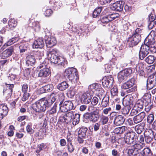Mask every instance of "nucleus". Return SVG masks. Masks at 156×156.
<instances>
[{
    "label": "nucleus",
    "mask_w": 156,
    "mask_h": 156,
    "mask_svg": "<svg viewBox=\"0 0 156 156\" xmlns=\"http://www.w3.org/2000/svg\"><path fill=\"white\" fill-rule=\"evenodd\" d=\"M56 98L53 96L51 99H46L42 98L36 101L33 105L34 110L37 112H44L50 107L52 104L56 101Z\"/></svg>",
    "instance_id": "nucleus-1"
},
{
    "label": "nucleus",
    "mask_w": 156,
    "mask_h": 156,
    "mask_svg": "<svg viewBox=\"0 0 156 156\" xmlns=\"http://www.w3.org/2000/svg\"><path fill=\"white\" fill-rule=\"evenodd\" d=\"M58 52L56 49H53L49 51L47 53L48 59L51 63L57 64L65 67L67 64V61L63 57L58 56Z\"/></svg>",
    "instance_id": "nucleus-2"
},
{
    "label": "nucleus",
    "mask_w": 156,
    "mask_h": 156,
    "mask_svg": "<svg viewBox=\"0 0 156 156\" xmlns=\"http://www.w3.org/2000/svg\"><path fill=\"white\" fill-rule=\"evenodd\" d=\"M142 29L137 28L127 40L128 44L130 47H133L137 45L141 40V34Z\"/></svg>",
    "instance_id": "nucleus-3"
},
{
    "label": "nucleus",
    "mask_w": 156,
    "mask_h": 156,
    "mask_svg": "<svg viewBox=\"0 0 156 156\" xmlns=\"http://www.w3.org/2000/svg\"><path fill=\"white\" fill-rule=\"evenodd\" d=\"M88 110L90 112H87L85 115V117L90 121L96 122L100 118V110L93 106H89Z\"/></svg>",
    "instance_id": "nucleus-4"
},
{
    "label": "nucleus",
    "mask_w": 156,
    "mask_h": 156,
    "mask_svg": "<svg viewBox=\"0 0 156 156\" xmlns=\"http://www.w3.org/2000/svg\"><path fill=\"white\" fill-rule=\"evenodd\" d=\"M63 76L66 78H68L74 82H76L79 79L76 69L73 67L66 69L63 73Z\"/></svg>",
    "instance_id": "nucleus-5"
},
{
    "label": "nucleus",
    "mask_w": 156,
    "mask_h": 156,
    "mask_svg": "<svg viewBox=\"0 0 156 156\" xmlns=\"http://www.w3.org/2000/svg\"><path fill=\"white\" fill-rule=\"evenodd\" d=\"M133 148L128 149V153L129 156H140V152L139 151L143 148L145 144L138 142L133 144Z\"/></svg>",
    "instance_id": "nucleus-6"
},
{
    "label": "nucleus",
    "mask_w": 156,
    "mask_h": 156,
    "mask_svg": "<svg viewBox=\"0 0 156 156\" xmlns=\"http://www.w3.org/2000/svg\"><path fill=\"white\" fill-rule=\"evenodd\" d=\"M133 73V70L130 68L126 69L120 71L118 74V78L119 82L126 80L128 77Z\"/></svg>",
    "instance_id": "nucleus-7"
},
{
    "label": "nucleus",
    "mask_w": 156,
    "mask_h": 156,
    "mask_svg": "<svg viewBox=\"0 0 156 156\" xmlns=\"http://www.w3.org/2000/svg\"><path fill=\"white\" fill-rule=\"evenodd\" d=\"M137 139V134L134 132H129L127 133L125 136L124 140L127 144H134Z\"/></svg>",
    "instance_id": "nucleus-8"
},
{
    "label": "nucleus",
    "mask_w": 156,
    "mask_h": 156,
    "mask_svg": "<svg viewBox=\"0 0 156 156\" xmlns=\"http://www.w3.org/2000/svg\"><path fill=\"white\" fill-rule=\"evenodd\" d=\"M135 82V79L131 78L122 85V88L123 89H128L127 90L128 93L134 92L136 90L135 87H133L134 84Z\"/></svg>",
    "instance_id": "nucleus-9"
},
{
    "label": "nucleus",
    "mask_w": 156,
    "mask_h": 156,
    "mask_svg": "<svg viewBox=\"0 0 156 156\" xmlns=\"http://www.w3.org/2000/svg\"><path fill=\"white\" fill-rule=\"evenodd\" d=\"M60 109L62 112H67L69 110L73 109V105L72 101H65L63 102L61 101L59 104Z\"/></svg>",
    "instance_id": "nucleus-10"
},
{
    "label": "nucleus",
    "mask_w": 156,
    "mask_h": 156,
    "mask_svg": "<svg viewBox=\"0 0 156 156\" xmlns=\"http://www.w3.org/2000/svg\"><path fill=\"white\" fill-rule=\"evenodd\" d=\"M92 95L89 92L83 93L79 97V100L83 104L87 105L91 102Z\"/></svg>",
    "instance_id": "nucleus-11"
},
{
    "label": "nucleus",
    "mask_w": 156,
    "mask_h": 156,
    "mask_svg": "<svg viewBox=\"0 0 156 156\" xmlns=\"http://www.w3.org/2000/svg\"><path fill=\"white\" fill-rule=\"evenodd\" d=\"M156 85V76L152 75L148 77L147 80V89L149 90L152 89Z\"/></svg>",
    "instance_id": "nucleus-12"
},
{
    "label": "nucleus",
    "mask_w": 156,
    "mask_h": 156,
    "mask_svg": "<svg viewBox=\"0 0 156 156\" xmlns=\"http://www.w3.org/2000/svg\"><path fill=\"white\" fill-rule=\"evenodd\" d=\"M113 81V78L111 75L105 76L102 80V84L104 87L108 88L111 87Z\"/></svg>",
    "instance_id": "nucleus-13"
},
{
    "label": "nucleus",
    "mask_w": 156,
    "mask_h": 156,
    "mask_svg": "<svg viewBox=\"0 0 156 156\" xmlns=\"http://www.w3.org/2000/svg\"><path fill=\"white\" fill-rule=\"evenodd\" d=\"M124 4V2L123 1H117L113 4L111 8L113 10L120 12L123 9Z\"/></svg>",
    "instance_id": "nucleus-14"
},
{
    "label": "nucleus",
    "mask_w": 156,
    "mask_h": 156,
    "mask_svg": "<svg viewBox=\"0 0 156 156\" xmlns=\"http://www.w3.org/2000/svg\"><path fill=\"white\" fill-rule=\"evenodd\" d=\"M45 42L47 47L50 48L55 45L56 43V41L55 37H50L46 36L45 37Z\"/></svg>",
    "instance_id": "nucleus-15"
},
{
    "label": "nucleus",
    "mask_w": 156,
    "mask_h": 156,
    "mask_svg": "<svg viewBox=\"0 0 156 156\" xmlns=\"http://www.w3.org/2000/svg\"><path fill=\"white\" fill-rule=\"evenodd\" d=\"M133 97L131 95H127L123 99L122 104L123 106L131 108L133 105Z\"/></svg>",
    "instance_id": "nucleus-16"
},
{
    "label": "nucleus",
    "mask_w": 156,
    "mask_h": 156,
    "mask_svg": "<svg viewBox=\"0 0 156 156\" xmlns=\"http://www.w3.org/2000/svg\"><path fill=\"white\" fill-rule=\"evenodd\" d=\"M13 47L11 46L4 50L1 55L2 58L5 59L11 56L13 52Z\"/></svg>",
    "instance_id": "nucleus-17"
},
{
    "label": "nucleus",
    "mask_w": 156,
    "mask_h": 156,
    "mask_svg": "<svg viewBox=\"0 0 156 156\" xmlns=\"http://www.w3.org/2000/svg\"><path fill=\"white\" fill-rule=\"evenodd\" d=\"M76 114L73 111H70L66 113L63 117L64 122L67 123L71 122Z\"/></svg>",
    "instance_id": "nucleus-18"
},
{
    "label": "nucleus",
    "mask_w": 156,
    "mask_h": 156,
    "mask_svg": "<svg viewBox=\"0 0 156 156\" xmlns=\"http://www.w3.org/2000/svg\"><path fill=\"white\" fill-rule=\"evenodd\" d=\"M146 116V113L144 112H142L135 116L133 118L134 123L137 124L142 122Z\"/></svg>",
    "instance_id": "nucleus-19"
},
{
    "label": "nucleus",
    "mask_w": 156,
    "mask_h": 156,
    "mask_svg": "<svg viewBox=\"0 0 156 156\" xmlns=\"http://www.w3.org/2000/svg\"><path fill=\"white\" fill-rule=\"evenodd\" d=\"M126 119L121 115L116 116L114 119V123L116 126H120L124 122Z\"/></svg>",
    "instance_id": "nucleus-20"
},
{
    "label": "nucleus",
    "mask_w": 156,
    "mask_h": 156,
    "mask_svg": "<svg viewBox=\"0 0 156 156\" xmlns=\"http://www.w3.org/2000/svg\"><path fill=\"white\" fill-rule=\"evenodd\" d=\"M149 53V52L148 51L144 45L142 46L139 54L140 59L141 60L143 59Z\"/></svg>",
    "instance_id": "nucleus-21"
},
{
    "label": "nucleus",
    "mask_w": 156,
    "mask_h": 156,
    "mask_svg": "<svg viewBox=\"0 0 156 156\" xmlns=\"http://www.w3.org/2000/svg\"><path fill=\"white\" fill-rule=\"evenodd\" d=\"M44 46V43L42 38H39L35 41L32 44L33 48H42Z\"/></svg>",
    "instance_id": "nucleus-22"
},
{
    "label": "nucleus",
    "mask_w": 156,
    "mask_h": 156,
    "mask_svg": "<svg viewBox=\"0 0 156 156\" xmlns=\"http://www.w3.org/2000/svg\"><path fill=\"white\" fill-rule=\"evenodd\" d=\"M36 59L34 55L31 54L27 57L26 63L28 66H32L35 64Z\"/></svg>",
    "instance_id": "nucleus-23"
},
{
    "label": "nucleus",
    "mask_w": 156,
    "mask_h": 156,
    "mask_svg": "<svg viewBox=\"0 0 156 156\" xmlns=\"http://www.w3.org/2000/svg\"><path fill=\"white\" fill-rule=\"evenodd\" d=\"M8 111L7 107L5 105H0V120L6 116Z\"/></svg>",
    "instance_id": "nucleus-24"
},
{
    "label": "nucleus",
    "mask_w": 156,
    "mask_h": 156,
    "mask_svg": "<svg viewBox=\"0 0 156 156\" xmlns=\"http://www.w3.org/2000/svg\"><path fill=\"white\" fill-rule=\"evenodd\" d=\"M50 74L49 69L47 68H44L41 69L38 74V76L46 77L48 76Z\"/></svg>",
    "instance_id": "nucleus-25"
},
{
    "label": "nucleus",
    "mask_w": 156,
    "mask_h": 156,
    "mask_svg": "<svg viewBox=\"0 0 156 156\" xmlns=\"http://www.w3.org/2000/svg\"><path fill=\"white\" fill-rule=\"evenodd\" d=\"M140 153V156H152V152L148 147L145 148Z\"/></svg>",
    "instance_id": "nucleus-26"
},
{
    "label": "nucleus",
    "mask_w": 156,
    "mask_h": 156,
    "mask_svg": "<svg viewBox=\"0 0 156 156\" xmlns=\"http://www.w3.org/2000/svg\"><path fill=\"white\" fill-rule=\"evenodd\" d=\"M69 87V84L65 81L59 83L57 86V88L61 91H63L66 90Z\"/></svg>",
    "instance_id": "nucleus-27"
},
{
    "label": "nucleus",
    "mask_w": 156,
    "mask_h": 156,
    "mask_svg": "<svg viewBox=\"0 0 156 156\" xmlns=\"http://www.w3.org/2000/svg\"><path fill=\"white\" fill-rule=\"evenodd\" d=\"M109 97L108 95H105L103 98L101 103V106L103 108H105L108 106L109 104Z\"/></svg>",
    "instance_id": "nucleus-28"
},
{
    "label": "nucleus",
    "mask_w": 156,
    "mask_h": 156,
    "mask_svg": "<svg viewBox=\"0 0 156 156\" xmlns=\"http://www.w3.org/2000/svg\"><path fill=\"white\" fill-rule=\"evenodd\" d=\"M147 48V49L149 52H151L152 53H155L156 52V43L151 44L150 45H144Z\"/></svg>",
    "instance_id": "nucleus-29"
},
{
    "label": "nucleus",
    "mask_w": 156,
    "mask_h": 156,
    "mask_svg": "<svg viewBox=\"0 0 156 156\" xmlns=\"http://www.w3.org/2000/svg\"><path fill=\"white\" fill-rule=\"evenodd\" d=\"M156 59V57L153 55H149L145 59V62L148 64H153Z\"/></svg>",
    "instance_id": "nucleus-30"
},
{
    "label": "nucleus",
    "mask_w": 156,
    "mask_h": 156,
    "mask_svg": "<svg viewBox=\"0 0 156 156\" xmlns=\"http://www.w3.org/2000/svg\"><path fill=\"white\" fill-rule=\"evenodd\" d=\"M28 44L26 42H23L19 46V48L20 53L25 52L27 50Z\"/></svg>",
    "instance_id": "nucleus-31"
},
{
    "label": "nucleus",
    "mask_w": 156,
    "mask_h": 156,
    "mask_svg": "<svg viewBox=\"0 0 156 156\" xmlns=\"http://www.w3.org/2000/svg\"><path fill=\"white\" fill-rule=\"evenodd\" d=\"M102 7H99L96 8L93 11L92 14V16L93 18H96L99 16L101 13Z\"/></svg>",
    "instance_id": "nucleus-32"
},
{
    "label": "nucleus",
    "mask_w": 156,
    "mask_h": 156,
    "mask_svg": "<svg viewBox=\"0 0 156 156\" xmlns=\"http://www.w3.org/2000/svg\"><path fill=\"white\" fill-rule=\"evenodd\" d=\"M135 129L136 132L140 134L144 130V126L143 124H140L135 126Z\"/></svg>",
    "instance_id": "nucleus-33"
},
{
    "label": "nucleus",
    "mask_w": 156,
    "mask_h": 156,
    "mask_svg": "<svg viewBox=\"0 0 156 156\" xmlns=\"http://www.w3.org/2000/svg\"><path fill=\"white\" fill-rule=\"evenodd\" d=\"M131 108L123 106L121 109V112L122 114L125 116H127L129 114Z\"/></svg>",
    "instance_id": "nucleus-34"
},
{
    "label": "nucleus",
    "mask_w": 156,
    "mask_h": 156,
    "mask_svg": "<svg viewBox=\"0 0 156 156\" xmlns=\"http://www.w3.org/2000/svg\"><path fill=\"white\" fill-rule=\"evenodd\" d=\"M87 130L86 127H82L80 129L78 132V135L86 137V133Z\"/></svg>",
    "instance_id": "nucleus-35"
},
{
    "label": "nucleus",
    "mask_w": 156,
    "mask_h": 156,
    "mask_svg": "<svg viewBox=\"0 0 156 156\" xmlns=\"http://www.w3.org/2000/svg\"><path fill=\"white\" fill-rule=\"evenodd\" d=\"M17 22L14 19H12L9 21L8 25L10 29L13 30L17 25Z\"/></svg>",
    "instance_id": "nucleus-36"
},
{
    "label": "nucleus",
    "mask_w": 156,
    "mask_h": 156,
    "mask_svg": "<svg viewBox=\"0 0 156 156\" xmlns=\"http://www.w3.org/2000/svg\"><path fill=\"white\" fill-rule=\"evenodd\" d=\"M73 31L74 32H76L78 34H81L84 32L85 31L82 28L79 27L77 25H74V27H73Z\"/></svg>",
    "instance_id": "nucleus-37"
},
{
    "label": "nucleus",
    "mask_w": 156,
    "mask_h": 156,
    "mask_svg": "<svg viewBox=\"0 0 156 156\" xmlns=\"http://www.w3.org/2000/svg\"><path fill=\"white\" fill-rule=\"evenodd\" d=\"M80 115L79 114L76 113L72 119L73 124V125H76L79 122Z\"/></svg>",
    "instance_id": "nucleus-38"
},
{
    "label": "nucleus",
    "mask_w": 156,
    "mask_h": 156,
    "mask_svg": "<svg viewBox=\"0 0 156 156\" xmlns=\"http://www.w3.org/2000/svg\"><path fill=\"white\" fill-rule=\"evenodd\" d=\"M110 21V19L108 18V15L106 16L103 17L100 20H98V22L99 23H102V25L103 24V25L104 26L105 24H107Z\"/></svg>",
    "instance_id": "nucleus-39"
},
{
    "label": "nucleus",
    "mask_w": 156,
    "mask_h": 156,
    "mask_svg": "<svg viewBox=\"0 0 156 156\" xmlns=\"http://www.w3.org/2000/svg\"><path fill=\"white\" fill-rule=\"evenodd\" d=\"M108 116L102 115L101 117L100 122L102 125H105L108 123Z\"/></svg>",
    "instance_id": "nucleus-40"
},
{
    "label": "nucleus",
    "mask_w": 156,
    "mask_h": 156,
    "mask_svg": "<svg viewBox=\"0 0 156 156\" xmlns=\"http://www.w3.org/2000/svg\"><path fill=\"white\" fill-rule=\"evenodd\" d=\"M32 54L36 59H40V57H42L44 55L43 52L42 51H39L34 52Z\"/></svg>",
    "instance_id": "nucleus-41"
},
{
    "label": "nucleus",
    "mask_w": 156,
    "mask_h": 156,
    "mask_svg": "<svg viewBox=\"0 0 156 156\" xmlns=\"http://www.w3.org/2000/svg\"><path fill=\"white\" fill-rule=\"evenodd\" d=\"M156 36V32L155 30H152L151 31L145 39H155Z\"/></svg>",
    "instance_id": "nucleus-42"
},
{
    "label": "nucleus",
    "mask_w": 156,
    "mask_h": 156,
    "mask_svg": "<svg viewBox=\"0 0 156 156\" xmlns=\"http://www.w3.org/2000/svg\"><path fill=\"white\" fill-rule=\"evenodd\" d=\"M12 91L11 90H8L5 88L3 90L4 95L5 96L6 98H9L10 97L12 94Z\"/></svg>",
    "instance_id": "nucleus-43"
},
{
    "label": "nucleus",
    "mask_w": 156,
    "mask_h": 156,
    "mask_svg": "<svg viewBox=\"0 0 156 156\" xmlns=\"http://www.w3.org/2000/svg\"><path fill=\"white\" fill-rule=\"evenodd\" d=\"M154 133L150 129H146L144 133V135L154 138Z\"/></svg>",
    "instance_id": "nucleus-44"
},
{
    "label": "nucleus",
    "mask_w": 156,
    "mask_h": 156,
    "mask_svg": "<svg viewBox=\"0 0 156 156\" xmlns=\"http://www.w3.org/2000/svg\"><path fill=\"white\" fill-rule=\"evenodd\" d=\"M56 108L57 104L55 103L51 109L47 112L48 114L49 115H52L55 113L56 112Z\"/></svg>",
    "instance_id": "nucleus-45"
},
{
    "label": "nucleus",
    "mask_w": 156,
    "mask_h": 156,
    "mask_svg": "<svg viewBox=\"0 0 156 156\" xmlns=\"http://www.w3.org/2000/svg\"><path fill=\"white\" fill-rule=\"evenodd\" d=\"M144 106V101L140 100L138 101L136 104L135 106V108H137L138 109V110H140L142 109L143 108Z\"/></svg>",
    "instance_id": "nucleus-46"
},
{
    "label": "nucleus",
    "mask_w": 156,
    "mask_h": 156,
    "mask_svg": "<svg viewBox=\"0 0 156 156\" xmlns=\"http://www.w3.org/2000/svg\"><path fill=\"white\" fill-rule=\"evenodd\" d=\"M53 88V86L51 84H48L45 86L42 87V89L45 92H50L51 91Z\"/></svg>",
    "instance_id": "nucleus-47"
},
{
    "label": "nucleus",
    "mask_w": 156,
    "mask_h": 156,
    "mask_svg": "<svg viewBox=\"0 0 156 156\" xmlns=\"http://www.w3.org/2000/svg\"><path fill=\"white\" fill-rule=\"evenodd\" d=\"M155 39H145L144 45H150L151 44H155L156 42L155 41Z\"/></svg>",
    "instance_id": "nucleus-48"
},
{
    "label": "nucleus",
    "mask_w": 156,
    "mask_h": 156,
    "mask_svg": "<svg viewBox=\"0 0 156 156\" xmlns=\"http://www.w3.org/2000/svg\"><path fill=\"white\" fill-rule=\"evenodd\" d=\"M32 125V123H29L26 127L27 131L30 134H33L34 132V130L31 128Z\"/></svg>",
    "instance_id": "nucleus-49"
},
{
    "label": "nucleus",
    "mask_w": 156,
    "mask_h": 156,
    "mask_svg": "<svg viewBox=\"0 0 156 156\" xmlns=\"http://www.w3.org/2000/svg\"><path fill=\"white\" fill-rule=\"evenodd\" d=\"M5 85H6L5 89L8 90H11L13 91V89L14 87V84L11 83L9 81H8L5 83Z\"/></svg>",
    "instance_id": "nucleus-50"
},
{
    "label": "nucleus",
    "mask_w": 156,
    "mask_h": 156,
    "mask_svg": "<svg viewBox=\"0 0 156 156\" xmlns=\"http://www.w3.org/2000/svg\"><path fill=\"white\" fill-rule=\"evenodd\" d=\"M119 14L118 13H113L108 15V18L110 19V21L114 20L115 18L119 16Z\"/></svg>",
    "instance_id": "nucleus-51"
},
{
    "label": "nucleus",
    "mask_w": 156,
    "mask_h": 156,
    "mask_svg": "<svg viewBox=\"0 0 156 156\" xmlns=\"http://www.w3.org/2000/svg\"><path fill=\"white\" fill-rule=\"evenodd\" d=\"M62 6V4L60 1L55 2L54 3V5H53L55 9V10H57L58 9H59Z\"/></svg>",
    "instance_id": "nucleus-52"
},
{
    "label": "nucleus",
    "mask_w": 156,
    "mask_h": 156,
    "mask_svg": "<svg viewBox=\"0 0 156 156\" xmlns=\"http://www.w3.org/2000/svg\"><path fill=\"white\" fill-rule=\"evenodd\" d=\"M66 146L67 147L68 151L70 153H72L74 151V147L72 145V143L70 142V143H67Z\"/></svg>",
    "instance_id": "nucleus-53"
},
{
    "label": "nucleus",
    "mask_w": 156,
    "mask_h": 156,
    "mask_svg": "<svg viewBox=\"0 0 156 156\" xmlns=\"http://www.w3.org/2000/svg\"><path fill=\"white\" fill-rule=\"evenodd\" d=\"M99 101V99L98 98L96 97H94L92 99V101L91 100V104L92 105V106H94L97 105Z\"/></svg>",
    "instance_id": "nucleus-54"
},
{
    "label": "nucleus",
    "mask_w": 156,
    "mask_h": 156,
    "mask_svg": "<svg viewBox=\"0 0 156 156\" xmlns=\"http://www.w3.org/2000/svg\"><path fill=\"white\" fill-rule=\"evenodd\" d=\"M147 122L149 124L151 123L154 120V116L153 114H149L147 117Z\"/></svg>",
    "instance_id": "nucleus-55"
},
{
    "label": "nucleus",
    "mask_w": 156,
    "mask_h": 156,
    "mask_svg": "<svg viewBox=\"0 0 156 156\" xmlns=\"http://www.w3.org/2000/svg\"><path fill=\"white\" fill-rule=\"evenodd\" d=\"M118 89L116 87H114L111 89V93L112 95L115 96L117 95L118 91Z\"/></svg>",
    "instance_id": "nucleus-56"
},
{
    "label": "nucleus",
    "mask_w": 156,
    "mask_h": 156,
    "mask_svg": "<svg viewBox=\"0 0 156 156\" xmlns=\"http://www.w3.org/2000/svg\"><path fill=\"white\" fill-rule=\"evenodd\" d=\"M151 94L149 93L146 94L144 96V98L145 99V101H146V100L147 101L148 103L151 102Z\"/></svg>",
    "instance_id": "nucleus-57"
},
{
    "label": "nucleus",
    "mask_w": 156,
    "mask_h": 156,
    "mask_svg": "<svg viewBox=\"0 0 156 156\" xmlns=\"http://www.w3.org/2000/svg\"><path fill=\"white\" fill-rule=\"evenodd\" d=\"M53 12L51 9H47L45 11L44 14L46 16H49L51 15Z\"/></svg>",
    "instance_id": "nucleus-58"
},
{
    "label": "nucleus",
    "mask_w": 156,
    "mask_h": 156,
    "mask_svg": "<svg viewBox=\"0 0 156 156\" xmlns=\"http://www.w3.org/2000/svg\"><path fill=\"white\" fill-rule=\"evenodd\" d=\"M30 94L29 93L27 92H25L23 94V97L22 98V100L23 101H26L28 99Z\"/></svg>",
    "instance_id": "nucleus-59"
},
{
    "label": "nucleus",
    "mask_w": 156,
    "mask_h": 156,
    "mask_svg": "<svg viewBox=\"0 0 156 156\" xmlns=\"http://www.w3.org/2000/svg\"><path fill=\"white\" fill-rule=\"evenodd\" d=\"M155 25H156V18L150 23L148 27L149 29H151Z\"/></svg>",
    "instance_id": "nucleus-60"
},
{
    "label": "nucleus",
    "mask_w": 156,
    "mask_h": 156,
    "mask_svg": "<svg viewBox=\"0 0 156 156\" xmlns=\"http://www.w3.org/2000/svg\"><path fill=\"white\" fill-rule=\"evenodd\" d=\"M145 140L147 143H149L151 141L153 138V137H151L150 136H147L144 135Z\"/></svg>",
    "instance_id": "nucleus-61"
},
{
    "label": "nucleus",
    "mask_w": 156,
    "mask_h": 156,
    "mask_svg": "<svg viewBox=\"0 0 156 156\" xmlns=\"http://www.w3.org/2000/svg\"><path fill=\"white\" fill-rule=\"evenodd\" d=\"M138 110L136 109L135 107H134L133 108L130 112V115L133 116L137 114L138 113Z\"/></svg>",
    "instance_id": "nucleus-62"
},
{
    "label": "nucleus",
    "mask_w": 156,
    "mask_h": 156,
    "mask_svg": "<svg viewBox=\"0 0 156 156\" xmlns=\"http://www.w3.org/2000/svg\"><path fill=\"white\" fill-rule=\"evenodd\" d=\"M86 138L85 137L81 136H78L77 138V140L78 142L80 144H83L84 141V140Z\"/></svg>",
    "instance_id": "nucleus-63"
},
{
    "label": "nucleus",
    "mask_w": 156,
    "mask_h": 156,
    "mask_svg": "<svg viewBox=\"0 0 156 156\" xmlns=\"http://www.w3.org/2000/svg\"><path fill=\"white\" fill-rule=\"evenodd\" d=\"M73 135L70 133H68L67 137L68 143H72V140H73Z\"/></svg>",
    "instance_id": "nucleus-64"
}]
</instances>
